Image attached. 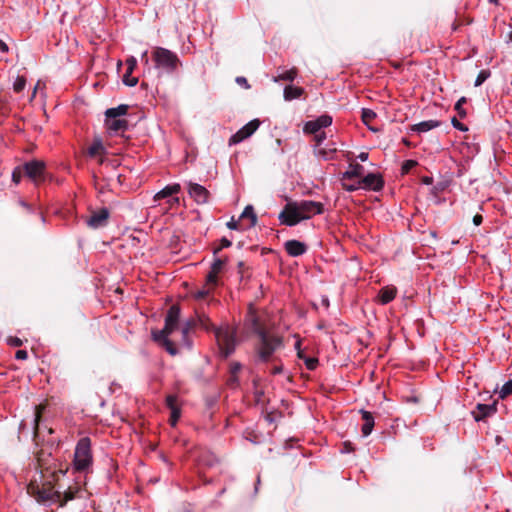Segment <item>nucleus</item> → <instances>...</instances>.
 Here are the masks:
<instances>
[{"label":"nucleus","instance_id":"nucleus-1","mask_svg":"<svg viewBox=\"0 0 512 512\" xmlns=\"http://www.w3.org/2000/svg\"><path fill=\"white\" fill-rule=\"evenodd\" d=\"M152 60L155 63V68L167 74L174 73L181 61L176 53L163 47H155L152 50Z\"/></svg>","mask_w":512,"mask_h":512},{"label":"nucleus","instance_id":"nucleus-2","mask_svg":"<svg viewBox=\"0 0 512 512\" xmlns=\"http://www.w3.org/2000/svg\"><path fill=\"white\" fill-rule=\"evenodd\" d=\"M282 346V338L277 335L267 334L260 337L255 347L257 361L262 363L275 361L273 354Z\"/></svg>","mask_w":512,"mask_h":512},{"label":"nucleus","instance_id":"nucleus-3","mask_svg":"<svg viewBox=\"0 0 512 512\" xmlns=\"http://www.w3.org/2000/svg\"><path fill=\"white\" fill-rule=\"evenodd\" d=\"M27 492L33 496L39 503H56L61 499V492L54 490L50 481L39 485L37 481H31L27 486Z\"/></svg>","mask_w":512,"mask_h":512},{"label":"nucleus","instance_id":"nucleus-4","mask_svg":"<svg viewBox=\"0 0 512 512\" xmlns=\"http://www.w3.org/2000/svg\"><path fill=\"white\" fill-rule=\"evenodd\" d=\"M216 341L223 357L231 355L236 347V329L229 325L214 328Z\"/></svg>","mask_w":512,"mask_h":512},{"label":"nucleus","instance_id":"nucleus-5","mask_svg":"<svg viewBox=\"0 0 512 512\" xmlns=\"http://www.w3.org/2000/svg\"><path fill=\"white\" fill-rule=\"evenodd\" d=\"M74 467L77 471L86 470L92 463L91 440L88 437L81 438L74 453Z\"/></svg>","mask_w":512,"mask_h":512},{"label":"nucleus","instance_id":"nucleus-6","mask_svg":"<svg viewBox=\"0 0 512 512\" xmlns=\"http://www.w3.org/2000/svg\"><path fill=\"white\" fill-rule=\"evenodd\" d=\"M180 318V307L178 305H172L167 311L165 317V326L162 330L152 331L154 340H160L169 336L177 327Z\"/></svg>","mask_w":512,"mask_h":512},{"label":"nucleus","instance_id":"nucleus-7","mask_svg":"<svg viewBox=\"0 0 512 512\" xmlns=\"http://www.w3.org/2000/svg\"><path fill=\"white\" fill-rule=\"evenodd\" d=\"M278 218L280 223L286 226H295L304 220V217H301L297 202L287 203Z\"/></svg>","mask_w":512,"mask_h":512},{"label":"nucleus","instance_id":"nucleus-8","mask_svg":"<svg viewBox=\"0 0 512 512\" xmlns=\"http://www.w3.org/2000/svg\"><path fill=\"white\" fill-rule=\"evenodd\" d=\"M24 173L33 181L38 182L44 179L45 162L41 160H31L23 164Z\"/></svg>","mask_w":512,"mask_h":512},{"label":"nucleus","instance_id":"nucleus-9","mask_svg":"<svg viewBox=\"0 0 512 512\" xmlns=\"http://www.w3.org/2000/svg\"><path fill=\"white\" fill-rule=\"evenodd\" d=\"M260 126V121L258 119H253L244 125L241 129H239L234 135L229 139V145H234L242 142L243 140L249 138Z\"/></svg>","mask_w":512,"mask_h":512},{"label":"nucleus","instance_id":"nucleus-10","mask_svg":"<svg viewBox=\"0 0 512 512\" xmlns=\"http://www.w3.org/2000/svg\"><path fill=\"white\" fill-rule=\"evenodd\" d=\"M297 203L301 217H304V220L324 212V206L321 202L303 200Z\"/></svg>","mask_w":512,"mask_h":512},{"label":"nucleus","instance_id":"nucleus-11","mask_svg":"<svg viewBox=\"0 0 512 512\" xmlns=\"http://www.w3.org/2000/svg\"><path fill=\"white\" fill-rule=\"evenodd\" d=\"M188 194L198 205H204L209 202L210 192L202 185L194 182H188Z\"/></svg>","mask_w":512,"mask_h":512},{"label":"nucleus","instance_id":"nucleus-12","mask_svg":"<svg viewBox=\"0 0 512 512\" xmlns=\"http://www.w3.org/2000/svg\"><path fill=\"white\" fill-rule=\"evenodd\" d=\"M110 211L107 208H101L97 211H92L91 215L86 219V224L92 229L105 227L108 224Z\"/></svg>","mask_w":512,"mask_h":512},{"label":"nucleus","instance_id":"nucleus-13","mask_svg":"<svg viewBox=\"0 0 512 512\" xmlns=\"http://www.w3.org/2000/svg\"><path fill=\"white\" fill-rule=\"evenodd\" d=\"M332 117L328 114L319 116L315 120L307 121L304 124L303 131L306 134H316L320 129L329 127L332 124Z\"/></svg>","mask_w":512,"mask_h":512},{"label":"nucleus","instance_id":"nucleus-14","mask_svg":"<svg viewBox=\"0 0 512 512\" xmlns=\"http://www.w3.org/2000/svg\"><path fill=\"white\" fill-rule=\"evenodd\" d=\"M227 259L217 258L213 261L210 271L206 276V286L216 287L218 284V275L226 265Z\"/></svg>","mask_w":512,"mask_h":512},{"label":"nucleus","instance_id":"nucleus-15","mask_svg":"<svg viewBox=\"0 0 512 512\" xmlns=\"http://www.w3.org/2000/svg\"><path fill=\"white\" fill-rule=\"evenodd\" d=\"M497 412V402L492 404L478 403L474 411H472L473 418L476 422L483 421L487 417L494 415Z\"/></svg>","mask_w":512,"mask_h":512},{"label":"nucleus","instance_id":"nucleus-16","mask_svg":"<svg viewBox=\"0 0 512 512\" xmlns=\"http://www.w3.org/2000/svg\"><path fill=\"white\" fill-rule=\"evenodd\" d=\"M361 185L366 189L380 191L384 186V181L379 174L369 173L362 178Z\"/></svg>","mask_w":512,"mask_h":512},{"label":"nucleus","instance_id":"nucleus-17","mask_svg":"<svg viewBox=\"0 0 512 512\" xmlns=\"http://www.w3.org/2000/svg\"><path fill=\"white\" fill-rule=\"evenodd\" d=\"M286 252L292 257H298L306 253L307 246L298 240H288L285 243Z\"/></svg>","mask_w":512,"mask_h":512},{"label":"nucleus","instance_id":"nucleus-18","mask_svg":"<svg viewBox=\"0 0 512 512\" xmlns=\"http://www.w3.org/2000/svg\"><path fill=\"white\" fill-rule=\"evenodd\" d=\"M166 405L171 410L170 423L175 426L181 415L180 407L178 406V399L175 395H168L166 397Z\"/></svg>","mask_w":512,"mask_h":512},{"label":"nucleus","instance_id":"nucleus-19","mask_svg":"<svg viewBox=\"0 0 512 512\" xmlns=\"http://www.w3.org/2000/svg\"><path fill=\"white\" fill-rule=\"evenodd\" d=\"M105 126L109 131L118 133L125 132L128 129V121L121 118H106L105 117Z\"/></svg>","mask_w":512,"mask_h":512},{"label":"nucleus","instance_id":"nucleus-20","mask_svg":"<svg viewBox=\"0 0 512 512\" xmlns=\"http://www.w3.org/2000/svg\"><path fill=\"white\" fill-rule=\"evenodd\" d=\"M397 294V289L394 286L383 287L378 293V301L385 305L390 303Z\"/></svg>","mask_w":512,"mask_h":512},{"label":"nucleus","instance_id":"nucleus-21","mask_svg":"<svg viewBox=\"0 0 512 512\" xmlns=\"http://www.w3.org/2000/svg\"><path fill=\"white\" fill-rule=\"evenodd\" d=\"M360 413L362 415V419L364 421V424L362 425L361 432L363 436H368L371 434L373 427H374V417L372 413L366 410H360Z\"/></svg>","mask_w":512,"mask_h":512},{"label":"nucleus","instance_id":"nucleus-22","mask_svg":"<svg viewBox=\"0 0 512 512\" xmlns=\"http://www.w3.org/2000/svg\"><path fill=\"white\" fill-rule=\"evenodd\" d=\"M305 94V90L302 87L293 85H287L283 91V97L286 101H292L298 99Z\"/></svg>","mask_w":512,"mask_h":512},{"label":"nucleus","instance_id":"nucleus-23","mask_svg":"<svg viewBox=\"0 0 512 512\" xmlns=\"http://www.w3.org/2000/svg\"><path fill=\"white\" fill-rule=\"evenodd\" d=\"M440 126V122L437 120H427L422 121L418 124H415L411 127L412 131L418 132V133H424L427 131H430L431 129L437 128Z\"/></svg>","mask_w":512,"mask_h":512},{"label":"nucleus","instance_id":"nucleus-24","mask_svg":"<svg viewBox=\"0 0 512 512\" xmlns=\"http://www.w3.org/2000/svg\"><path fill=\"white\" fill-rule=\"evenodd\" d=\"M180 189L181 187L179 184L168 185L154 196V200L157 201L166 197H170L174 194H177Z\"/></svg>","mask_w":512,"mask_h":512},{"label":"nucleus","instance_id":"nucleus-25","mask_svg":"<svg viewBox=\"0 0 512 512\" xmlns=\"http://www.w3.org/2000/svg\"><path fill=\"white\" fill-rule=\"evenodd\" d=\"M249 321L251 322V328H252L253 332L255 334H257L259 338L264 335L269 334L266 331L265 327L261 324L259 318L254 313L250 314Z\"/></svg>","mask_w":512,"mask_h":512},{"label":"nucleus","instance_id":"nucleus-26","mask_svg":"<svg viewBox=\"0 0 512 512\" xmlns=\"http://www.w3.org/2000/svg\"><path fill=\"white\" fill-rule=\"evenodd\" d=\"M129 106L127 104H121L114 108H109L105 111L106 118H120L123 115H126L128 112Z\"/></svg>","mask_w":512,"mask_h":512},{"label":"nucleus","instance_id":"nucleus-27","mask_svg":"<svg viewBox=\"0 0 512 512\" xmlns=\"http://www.w3.org/2000/svg\"><path fill=\"white\" fill-rule=\"evenodd\" d=\"M195 317L197 320V325L200 326L201 328L207 331L214 328L210 321V318L203 311L197 310L195 313Z\"/></svg>","mask_w":512,"mask_h":512},{"label":"nucleus","instance_id":"nucleus-28","mask_svg":"<svg viewBox=\"0 0 512 512\" xmlns=\"http://www.w3.org/2000/svg\"><path fill=\"white\" fill-rule=\"evenodd\" d=\"M351 169L344 172L342 175V180H350L353 178H358L362 175L363 166L356 163L350 165Z\"/></svg>","mask_w":512,"mask_h":512},{"label":"nucleus","instance_id":"nucleus-29","mask_svg":"<svg viewBox=\"0 0 512 512\" xmlns=\"http://www.w3.org/2000/svg\"><path fill=\"white\" fill-rule=\"evenodd\" d=\"M248 218L250 220L249 227H254L257 224V215L254 212V208L251 205H247L242 214L240 215L239 220H243Z\"/></svg>","mask_w":512,"mask_h":512},{"label":"nucleus","instance_id":"nucleus-30","mask_svg":"<svg viewBox=\"0 0 512 512\" xmlns=\"http://www.w3.org/2000/svg\"><path fill=\"white\" fill-rule=\"evenodd\" d=\"M298 70L297 68L293 67L290 70L283 71L282 73L278 74V76L275 78V81H294V79L297 77Z\"/></svg>","mask_w":512,"mask_h":512},{"label":"nucleus","instance_id":"nucleus-31","mask_svg":"<svg viewBox=\"0 0 512 512\" xmlns=\"http://www.w3.org/2000/svg\"><path fill=\"white\" fill-rule=\"evenodd\" d=\"M105 148L100 140H95L92 145L88 148V155L90 157H96L102 153H104Z\"/></svg>","mask_w":512,"mask_h":512},{"label":"nucleus","instance_id":"nucleus-32","mask_svg":"<svg viewBox=\"0 0 512 512\" xmlns=\"http://www.w3.org/2000/svg\"><path fill=\"white\" fill-rule=\"evenodd\" d=\"M376 116L377 115L373 110L367 108L362 109L361 119L367 126H369V124L376 118Z\"/></svg>","mask_w":512,"mask_h":512},{"label":"nucleus","instance_id":"nucleus-33","mask_svg":"<svg viewBox=\"0 0 512 512\" xmlns=\"http://www.w3.org/2000/svg\"><path fill=\"white\" fill-rule=\"evenodd\" d=\"M198 325H197V320H196V317H193V318H190L188 319L183 327H182V335H183V338H186L188 333L193 330L194 328H196Z\"/></svg>","mask_w":512,"mask_h":512},{"label":"nucleus","instance_id":"nucleus-34","mask_svg":"<svg viewBox=\"0 0 512 512\" xmlns=\"http://www.w3.org/2000/svg\"><path fill=\"white\" fill-rule=\"evenodd\" d=\"M157 341L162 343L169 354L176 355L178 353L176 346L171 340L168 339V336H165V338H161Z\"/></svg>","mask_w":512,"mask_h":512},{"label":"nucleus","instance_id":"nucleus-35","mask_svg":"<svg viewBox=\"0 0 512 512\" xmlns=\"http://www.w3.org/2000/svg\"><path fill=\"white\" fill-rule=\"evenodd\" d=\"M337 151V149L335 147H330V148H321V149H318L316 154L319 156V157H322L324 160H330L332 159V156L333 154H335Z\"/></svg>","mask_w":512,"mask_h":512},{"label":"nucleus","instance_id":"nucleus-36","mask_svg":"<svg viewBox=\"0 0 512 512\" xmlns=\"http://www.w3.org/2000/svg\"><path fill=\"white\" fill-rule=\"evenodd\" d=\"M298 357L304 359L306 368L308 370H314L316 369L318 365V359L314 357H304L303 353L301 351H298Z\"/></svg>","mask_w":512,"mask_h":512},{"label":"nucleus","instance_id":"nucleus-37","mask_svg":"<svg viewBox=\"0 0 512 512\" xmlns=\"http://www.w3.org/2000/svg\"><path fill=\"white\" fill-rule=\"evenodd\" d=\"M76 492L77 490L68 489L67 491L64 492L63 495L61 494L60 501H57L56 503H59L61 507L64 506L68 501L73 500L75 498Z\"/></svg>","mask_w":512,"mask_h":512},{"label":"nucleus","instance_id":"nucleus-38","mask_svg":"<svg viewBox=\"0 0 512 512\" xmlns=\"http://www.w3.org/2000/svg\"><path fill=\"white\" fill-rule=\"evenodd\" d=\"M467 102L466 97H461L455 104L454 109L457 111V114L461 118H465L467 113L466 110L463 108V105Z\"/></svg>","mask_w":512,"mask_h":512},{"label":"nucleus","instance_id":"nucleus-39","mask_svg":"<svg viewBox=\"0 0 512 512\" xmlns=\"http://www.w3.org/2000/svg\"><path fill=\"white\" fill-rule=\"evenodd\" d=\"M133 72H129V70H126L125 74L123 75V83L127 86L134 87L138 83L137 77H132Z\"/></svg>","mask_w":512,"mask_h":512},{"label":"nucleus","instance_id":"nucleus-40","mask_svg":"<svg viewBox=\"0 0 512 512\" xmlns=\"http://www.w3.org/2000/svg\"><path fill=\"white\" fill-rule=\"evenodd\" d=\"M511 394H512V379L507 381L503 385V387H502V389H501V391L499 393V396H500V398L503 399V398H505V397H507V396H509Z\"/></svg>","mask_w":512,"mask_h":512},{"label":"nucleus","instance_id":"nucleus-41","mask_svg":"<svg viewBox=\"0 0 512 512\" xmlns=\"http://www.w3.org/2000/svg\"><path fill=\"white\" fill-rule=\"evenodd\" d=\"M26 85V79L23 76H18L14 82L13 89L15 92H21Z\"/></svg>","mask_w":512,"mask_h":512},{"label":"nucleus","instance_id":"nucleus-42","mask_svg":"<svg viewBox=\"0 0 512 512\" xmlns=\"http://www.w3.org/2000/svg\"><path fill=\"white\" fill-rule=\"evenodd\" d=\"M489 77H490V71L489 70H481L478 73L477 78L475 80V86L482 85V83L484 81H486V79H488Z\"/></svg>","mask_w":512,"mask_h":512},{"label":"nucleus","instance_id":"nucleus-43","mask_svg":"<svg viewBox=\"0 0 512 512\" xmlns=\"http://www.w3.org/2000/svg\"><path fill=\"white\" fill-rule=\"evenodd\" d=\"M342 187L346 191L353 192L358 190L361 187V180L355 182V183H347L345 180H342Z\"/></svg>","mask_w":512,"mask_h":512},{"label":"nucleus","instance_id":"nucleus-44","mask_svg":"<svg viewBox=\"0 0 512 512\" xmlns=\"http://www.w3.org/2000/svg\"><path fill=\"white\" fill-rule=\"evenodd\" d=\"M417 164L418 163L415 160H406V161H404L403 164H402V168H401L402 173L403 174L408 173L412 168L417 166Z\"/></svg>","mask_w":512,"mask_h":512},{"label":"nucleus","instance_id":"nucleus-45","mask_svg":"<svg viewBox=\"0 0 512 512\" xmlns=\"http://www.w3.org/2000/svg\"><path fill=\"white\" fill-rule=\"evenodd\" d=\"M23 167H16L12 173V181L18 184L22 178Z\"/></svg>","mask_w":512,"mask_h":512},{"label":"nucleus","instance_id":"nucleus-46","mask_svg":"<svg viewBox=\"0 0 512 512\" xmlns=\"http://www.w3.org/2000/svg\"><path fill=\"white\" fill-rule=\"evenodd\" d=\"M7 343L12 347H21L23 345V341L16 336L8 337Z\"/></svg>","mask_w":512,"mask_h":512},{"label":"nucleus","instance_id":"nucleus-47","mask_svg":"<svg viewBox=\"0 0 512 512\" xmlns=\"http://www.w3.org/2000/svg\"><path fill=\"white\" fill-rule=\"evenodd\" d=\"M232 245V242L228 240L227 238L223 237L220 241V246L216 249H214V254L219 253V251L223 248H228Z\"/></svg>","mask_w":512,"mask_h":512},{"label":"nucleus","instance_id":"nucleus-48","mask_svg":"<svg viewBox=\"0 0 512 512\" xmlns=\"http://www.w3.org/2000/svg\"><path fill=\"white\" fill-rule=\"evenodd\" d=\"M126 65H127V70H129V72H133L134 69L136 68L137 66V60L135 57L133 56H130L127 60H126Z\"/></svg>","mask_w":512,"mask_h":512},{"label":"nucleus","instance_id":"nucleus-49","mask_svg":"<svg viewBox=\"0 0 512 512\" xmlns=\"http://www.w3.org/2000/svg\"><path fill=\"white\" fill-rule=\"evenodd\" d=\"M451 123H452L454 128H456V129H458L460 131H467L468 130V127L466 125H464L463 123H461L460 121H458L456 117L452 118Z\"/></svg>","mask_w":512,"mask_h":512},{"label":"nucleus","instance_id":"nucleus-50","mask_svg":"<svg viewBox=\"0 0 512 512\" xmlns=\"http://www.w3.org/2000/svg\"><path fill=\"white\" fill-rule=\"evenodd\" d=\"M215 287L206 286L204 289L199 290L196 294V298L203 299L205 298L211 290H213Z\"/></svg>","mask_w":512,"mask_h":512},{"label":"nucleus","instance_id":"nucleus-51","mask_svg":"<svg viewBox=\"0 0 512 512\" xmlns=\"http://www.w3.org/2000/svg\"><path fill=\"white\" fill-rule=\"evenodd\" d=\"M314 135V141L316 142V145L319 146L323 143V141L326 139V133L325 132H316Z\"/></svg>","mask_w":512,"mask_h":512},{"label":"nucleus","instance_id":"nucleus-52","mask_svg":"<svg viewBox=\"0 0 512 512\" xmlns=\"http://www.w3.org/2000/svg\"><path fill=\"white\" fill-rule=\"evenodd\" d=\"M43 409H44V407L42 405H38L35 408V429H37V427H38V423L41 418Z\"/></svg>","mask_w":512,"mask_h":512},{"label":"nucleus","instance_id":"nucleus-53","mask_svg":"<svg viewBox=\"0 0 512 512\" xmlns=\"http://www.w3.org/2000/svg\"><path fill=\"white\" fill-rule=\"evenodd\" d=\"M237 269H238V273L241 276V279H243L245 277L246 271L248 270V267L246 266V264L243 261H240L237 264Z\"/></svg>","mask_w":512,"mask_h":512},{"label":"nucleus","instance_id":"nucleus-54","mask_svg":"<svg viewBox=\"0 0 512 512\" xmlns=\"http://www.w3.org/2000/svg\"><path fill=\"white\" fill-rule=\"evenodd\" d=\"M240 370H241V365L239 363L231 364V366H230V374L231 375L237 376V374L240 372Z\"/></svg>","mask_w":512,"mask_h":512},{"label":"nucleus","instance_id":"nucleus-55","mask_svg":"<svg viewBox=\"0 0 512 512\" xmlns=\"http://www.w3.org/2000/svg\"><path fill=\"white\" fill-rule=\"evenodd\" d=\"M226 225H227V227H228L229 229H232V230H238V229H240L239 220H238V221H236V220H234V218H232L229 222H227V224H226Z\"/></svg>","mask_w":512,"mask_h":512},{"label":"nucleus","instance_id":"nucleus-56","mask_svg":"<svg viewBox=\"0 0 512 512\" xmlns=\"http://www.w3.org/2000/svg\"><path fill=\"white\" fill-rule=\"evenodd\" d=\"M237 84L243 86L245 89H249L250 85L245 77L239 76L236 78Z\"/></svg>","mask_w":512,"mask_h":512},{"label":"nucleus","instance_id":"nucleus-57","mask_svg":"<svg viewBox=\"0 0 512 512\" xmlns=\"http://www.w3.org/2000/svg\"><path fill=\"white\" fill-rule=\"evenodd\" d=\"M15 358L17 360H26L28 358V353L26 350H18L15 354Z\"/></svg>","mask_w":512,"mask_h":512},{"label":"nucleus","instance_id":"nucleus-58","mask_svg":"<svg viewBox=\"0 0 512 512\" xmlns=\"http://www.w3.org/2000/svg\"><path fill=\"white\" fill-rule=\"evenodd\" d=\"M283 370V366L281 363L274 365V367L271 370L272 374H280Z\"/></svg>","mask_w":512,"mask_h":512},{"label":"nucleus","instance_id":"nucleus-59","mask_svg":"<svg viewBox=\"0 0 512 512\" xmlns=\"http://www.w3.org/2000/svg\"><path fill=\"white\" fill-rule=\"evenodd\" d=\"M482 222H483V217H482L480 214H476V215L473 217V223H474L476 226H479Z\"/></svg>","mask_w":512,"mask_h":512},{"label":"nucleus","instance_id":"nucleus-60","mask_svg":"<svg viewBox=\"0 0 512 512\" xmlns=\"http://www.w3.org/2000/svg\"><path fill=\"white\" fill-rule=\"evenodd\" d=\"M344 451L345 452H352L354 451L353 444L349 441L344 442Z\"/></svg>","mask_w":512,"mask_h":512},{"label":"nucleus","instance_id":"nucleus-61","mask_svg":"<svg viewBox=\"0 0 512 512\" xmlns=\"http://www.w3.org/2000/svg\"><path fill=\"white\" fill-rule=\"evenodd\" d=\"M0 51H2L3 53H7L9 51L8 45L1 39H0Z\"/></svg>","mask_w":512,"mask_h":512},{"label":"nucleus","instance_id":"nucleus-62","mask_svg":"<svg viewBox=\"0 0 512 512\" xmlns=\"http://www.w3.org/2000/svg\"><path fill=\"white\" fill-rule=\"evenodd\" d=\"M141 60L143 61V63L148 66L149 65V59H148V52L147 51H144L141 55Z\"/></svg>","mask_w":512,"mask_h":512},{"label":"nucleus","instance_id":"nucleus-63","mask_svg":"<svg viewBox=\"0 0 512 512\" xmlns=\"http://www.w3.org/2000/svg\"><path fill=\"white\" fill-rule=\"evenodd\" d=\"M236 382H237V376L231 375L229 380H228L229 385L232 386V385L236 384Z\"/></svg>","mask_w":512,"mask_h":512},{"label":"nucleus","instance_id":"nucleus-64","mask_svg":"<svg viewBox=\"0 0 512 512\" xmlns=\"http://www.w3.org/2000/svg\"><path fill=\"white\" fill-rule=\"evenodd\" d=\"M358 158L361 161H366L368 159V153L362 152V153L359 154Z\"/></svg>","mask_w":512,"mask_h":512}]
</instances>
